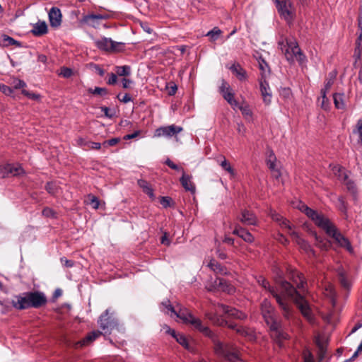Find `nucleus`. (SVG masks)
<instances>
[{
	"label": "nucleus",
	"instance_id": "f257e3e1",
	"mask_svg": "<svg viewBox=\"0 0 362 362\" xmlns=\"http://www.w3.org/2000/svg\"><path fill=\"white\" fill-rule=\"evenodd\" d=\"M160 308L165 315L170 317H176L180 319L182 322L190 325L194 329L210 337L214 344V351L218 356L223 357L229 362L240 361L239 352L235 346L221 342L209 328L204 326L202 322L199 318L195 317L186 308L180 305L173 306L168 300H165L160 303Z\"/></svg>",
	"mask_w": 362,
	"mask_h": 362
},
{
	"label": "nucleus",
	"instance_id": "f03ea898",
	"mask_svg": "<svg viewBox=\"0 0 362 362\" xmlns=\"http://www.w3.org/2000/svg\"><path fill=\"white\" fill-rule=\"evenodd\" d=\"M298 209L305 213L314 223L332 238L341 247H344L349 251H351V247L349 240L339 233L335 226L323 214L310 209L303 203H299Z\"/></svg>",
	"mask_w": 362,
	"mask_h": 362
},
{
	"label": "nucleus",
	"instance_id": "7ed1b4c3",
	"mask_svg": "<svg viewBox=\"0 0 362 362\" xmlns=\"http://www.w3.org/2000/svg\"><path fill=\"white\" fill-rule=\"evenodd\" d=\"M280 292L291 298L297 305L303 316L310 324L315 323V317L313 313L310 305L304 293H300L288 281L281 280L277 281Z\"/></svg>",
	"mask_w": 362,
	"mask_h": 362
},
{
	"label": "nucleus",
	"instance_id": "20e7f679",
	"mask_svg": "<svg viewBox=\"0 0 362 362\" xmlns=\"http://www.w3.org/2000/svg\"><path fill=\"white\" fill-rule=\"evenodd\" d=\"M261 310L267 325L269 327L271 337L279 346H282V341L288 338V334L284 332L281 325L276 320L274 308L267 299L262 303Z\"/></svg>",
	"mask_w": 362,
	"mask_h": 362
},
{
	"label": "nucleus",
	"instance_id": "39448f33",
	"mask_svg": "<svg viewBox=\"0 0 362 362\" xmlns=\"http://www.w3.org/2000/svg\"><path fill=\"white\" fill-rule=\"evenodd\" d=\"M47 302L46 297L40 292H28L23 296H17L11 301V305L18 310L30 307L39 308Z\"/></svg>",
	"mask_w": 362,
	"mask_h": 362
},
{
	"label": "nucleus",
	"instance_id": "423d86ee",
	"mask_svg": "<svg viewBox=\"0 0 362 362\" xmlns=\"http://www.w3.org/2000/svg\"><path fill=\"white\" fill-rule=\"evenodd\" d=\"M279 47L289 62L293 63L296 61L303 64L305 62V57L295 40H286V42H279Z\"/></svg>",
	"mask_w": 362,
	"mask_h": 362
},
{
	"label": "nucleus",
	"instance_id": "0eeeda50",
	"mask_svg": "<svg viewBox=\"0 0 362 362\" xmlns=\"http://www.w3.org/2000/svg\"><path fill=\"white\" fill-rule=\"evenodd\" d=\"M271 216L274 221L277 222L282 228L285 229L291 235L293 239L302 249L307 252H313L310 246L298 235L297 232L293 230V226L288 220L284 218L281 215L276 213H272Z\"/></svg>",
	"mask_w": 362,
	"mask_h": 362
},
{
	"label": "nucleus",
	"instance_id": "6e6552de",
	"mask_svg": "<svg viewBox=\"0 0 362 362\" xmlns=\"http://www.w3.org/2000/svg\"><path fill=\"white\" fill-rule=\"evenodd\" d=\"M257 282L262 286L265 290L268 291L276 300L279 306L284 311V315L285 317L288 318L291 313V309L287 301L279 294L276 290L271 286L269 282L263 277L260 276L257 280Z\"/></svg>",
	"mask_w": 362,
	"mask_h": 362
},
{
	"label": "nucleus",
	"instance_id": "1a4fd4ad",
	"mask_svg": "<svg viewBox=\"0 0 362 362\" xmlns=\"http://www.w3.org/2000/svg\"><path fill=\"white\" fill-rule=\"evenodd\" d=\"M276 4L280 15L288 23L295 16V8L290 0H276Z\"/></svg>",
	"mask_w": 362,
	"mask_h": 362
},
{
	"label": "nucleus",
	"instance_id": "9d476101",
	"mask_svg": "<svg viewBox=\"0 0 362 362\" xmlns=\"http://www.w3.org/2000/svg\"><path fill=\"white\" fill-rule=\"evenodd\" d=\"M110 309H107L100 317L98 324L105 334L110 333V330L117 325V322L112 315H110Z\"/></svg>",
	"mask_w": 362,
	"mask_h": 362
},
{
	"label": "nucleus",
	"instance_id": "9b49d317",
	"mask_svg": "<svg viewBox=\"0 0 362 362\" xmlns=\"http://www.w3.org/2000/svg\"><path fill=\"white\" fill-rule=\"evenodd\" d=\"M332 173L338 177V179L346 185L349 190L354 189V183L349 179V176L345 170L339 166H333Z\"/></svg>",
	"mask_w": 362,
	"mask_h": 362
},
{
	"label": "nucleus",
	"instance_id": "f8f14e48",
	"mask_svg": "<svg viewBox=\"0 0 362 362\" xmlns=\"http://www.w3.org/2000/svg\"><path fill=\"white\" fill-rule=\"evenodd\" d=\"M96 46L105 51H117L120 43L113 41L111 38L102 37L95 40Z\"/></svg>",
	"mask_w": 362,
	"mask_h": 362
},
{
	"label": "nucleus",
	"instance_id": "ddd939ff",
	"mask_svg": "<svg viewBox=\"0 0 362 362\" xmlns=\"http://www.w3.org/2000/svg\"><path fill=\"white\" fill-rule=\"evenodd\" d=\"M0 172L3 177L20 175L23 173V170L18 164H6L0 167Z\"/></svg>",
	"mask_w": 362,
	"mask_h": 362
},
{
	"label": "nucleus",
	"instance_id": "4468645a",
	"mask_svg": "<svg viewBox=\"0 0 362 362\" xmlns=\"http://www.w3.org/2000/svg\"><path fill=\"white\" fill-rule=\"evenodd\" d=\"M182 131V128L181 127L172 124L157 129L155 133V136L170 137L180 133Z\"/></svg>",
	"mask_w": 362,
	"mask_h": 362
},
{
	"label": "nucleus",
	"instance_id": "2eb2a0df",
	"mask_svg": "<svg viewBox=\"0 0 362 362\" xmlns=\"http://www.w3.org/2000/svg\"><path fill=\"white\" fill-rule=\"evenodd\" d=\"M108 15L88 14L83 16L82 21L86 25L93 28H98L102 20L107 19Z\"/></svg>",
	"mask_w": 362,
	"mask_h": 362
},
{
	"label": "nucleus",
	"instance_id": "dca6fc26",
	"mask_svg": "<svg viewBox=\"0 0 362 362\" xmlns=\"http://www.w3.org/2000/svg\"><path fill=\"white\" fill-rule=\"evenodd\" d=\"M218 307L221 311L229 317L239 320H243L246 317V315L245 313L235 308L225 305L223 304H218Z\"/></svg>",
	"mask_w": 362,
	"mask_h": 362
},
{
	"label": "nucleus",
	"instance_id": "f3484780",
	"mask_svg": "<svg viewBox=\"0 0 362 362\" xmlns=\"http://www.w3.org/2000/svg\"><path fill=\"white\" fill-rule=\"evenodd\" d=\"M230 228H233V233L239 236L247 243H252L254 238L250 233L240 227L238 223H230Z\"/></svg>",
	"mask_w": 362,
	"mask_h": 362
},
{
	"label": "nucleus",
	"instance_id": "a211bd4d",
	"mask_svg": "<svg viewBox=\"0 0 362 362\" xmlns=\"http://www.w3.org/2000/svg\"><path fill=\"white\" fill-rule=\"evenodd\" d=\"M260 91L265 104L269 105L272 100V93L269 84L264 79H261L259 82Z\"/></svg>",
	"mask_w": 362,
	"mask_h": 362
},
{
	"label": "nucleus",
	"instance_id": "6ab92c4d",
	"mask_svg": "<svg viewBox=\"0 0 362 362\" xmlns=\"http://www.w3.org/2000/svg\"><path fill=\"white\" fill-rule=\"evenodd\" d=\"M238 220L245 225H256L257 218L253 213L248 210H243L241 213V216Z\"/></svg>",
	"mask_w": 362,
	"mask_h": 362
},
{
	"label": "nucleus",
	"instance_id": "aec40b11",
	"mask_svg": "<svg viewBox=\"0 0 362 362\" xmlns=\"http://www.w3.org/2000/svg\"><path fill=\"white\" fill-rule=\"evenodd\" d=\"M49 18L52 26H59L62 21V14L60 10L58 8L52 7L49 12Z\"/></svg>",
	"mask_w": 362,
	"mask_h": 362
},
{
	"label": "nucleus",
	"instance_id": "412c9836",
	"mask_svg": "<svg viewBox=\"0 0 362 362\" xmlns=\"http://www.w3.org/2000/svg\"><path fill=\"white\" fill-rule=\"evenodd\" d=\"M35 36H41L47 33V25L45 21H38L33 25L31 30Z\"/></svg>",
	"mask_w": 362,
	"mask_h": 362
},
{
	"label": "nucleus",
	"instance_id": "4be33fe9",
	"mask_svg": "<svg viewBox=\"0 0 362 362\" xmlns=\"http://www.w3.org/2000/svg\"><path fill=\"white\" fill-rule=\"evenodd\" d=\"M215 283L218 287V291H222L228 293H232L234 291V288L223 279L217 278Z\"/></svg>",
	"mask_w": 362,
	"mask_h": 362
},
{
	"label": "nucleus",
	"instance_id": "5701e85b",
	"mask_svg": "<svg viewBox=\"0 0 362 362\" xmlns=\"http://www.w3.org/2000/svg\"><path fill=\"white\" fill-rule=\"evenodd\" d=\"M180 182L182 185V187L188 191H190L191 192H195V187L193 182L191 181V177L186 175L182 170V176L180 178Z\"/></svg>",
	"mask_w": 362,
	"mask_h": 362
},
{
	"label": "nucleus",
	"instance_id": "b1692460",
	"mask_svg": "<svg viewBox=\"0 0 362 362\" xmlns=\"http://www.w3.org/2000/svg\"><path fill=\"white\" fill-rule=\"evenodd\" d=\"M11 45H15L16 47H21V43L11 37H9L7 35L2 34L0 35V46L2 47H8Z\"/></svg>",
	"mask_w": 362,
	"mask_h": 362
},
{
	"label": "nucleus",
	"instance_id": "393cba45",
	"mask_svg": "<svg viewBox=\"0 0 362 362\" xmlns=\"http://www.w3.org/2000/svg\"><path fill=\"white\" fill-rule=\"evenodd\" d=\"M102 334V332L100 331H93L90 332L86 337H85L83 340L78 341L76 344V346L80 345L81 346L88 345V344L93 341L96 338Z\"/></svg>",
	"mask_w": 362,
	"mask_h": 362
},
{
	"label": "nucleus",
	"instance_id": "a878e982",
	"mask_svg": "<svg viewBox=\"0 0 362 362\" xmlns=\"http://www.w3.org/2000/svg\"><path fill=\"white\" fill-rule=\"evenodd\" d=\"M205 315L214 324L221 326L227 324V322L219 316L218 313L207 312L205 313Z\"/></svg>",
	"mask_w": 362,
	"mask_h": 362
},
{
	"label": "nucleus",
	"instance_id": "bb28decb",
	"mask_svg": "<svg viewBox=\"0 0 362 362\" xmlns=\"http://www.w3.org/2000/svg\"><path fill=\"white\" fill-rule=\"evenodd\" d=\"M230 69L236 75L239 80L243 81L246 78V72L240 66L233 64Z\"/></svg>",
	"mask_w": 362,
	"mask_h": 362
},
{
	"label": "nucleus",
	"instance_id": "cd10ccee",
	"mask_svg": "<svg viewBox=\"0 0 362 362\" xmlns=\"http://www.w3.org/2000/svg\"><path fill=\"white\" fill-rule=\"evenodd\" d=\"M241 111L242 115L245 118V119L248 121L252 120V112L250 107V106L247 103H243L242 105H239L237 107Z\"/></svg>",
	"mask_w": 362,
	"mask_h": 362
},
{
	"label": "nucleus",
	"instance_id": "c85d7f7f",
	"mask_svg": "<svg viewBox=\"0 0 362 362\" xmlns=\"http://www.w3.org/2000/svg\"><path fill=\"white\" fill-rule=\"evenodd\" d=\"M138 185L141 188H142L144 192L147 194L149 196V197H151V199L155 198L153 189L146 180H138Z\"/></svg>",
	"mask_w": 362,
	"mask_h": 362
},
{
	"label": "nucleus",
	"instance_id": "c756f323",
	"mask_svg": "<svg viewBox=\"0 0 362 362\" xmlns=\"http://www.w3.org/2000/svg\"><path fill=\"white\" fill-rule=\"evenodd\" d=\"M207 267L216 273L226 274L224 268L214 259L207 262Z\"/></svg>",
	"mask_w": 362,
	"mask_h": 362
},
{
	"label": "nucleus",
	"instance_id": "7c9ffc66",
	"mask_svg": "<svg viewBox=\"0 0 362 362\" xmlns=\"http://www.w3.org/2000/svg\"><path fill=\"white\" fill-rule=\"evenodd\" d=\"M334 103L337 109H344L345 107V95L341 93H335L333 95Z\"/></svg>",
	"mask_w": 362,
	"mask_h": 362
},
{
	"label": "nucleus",
	"instance_id": "2f4dec72",
	"mask_svg": "<svg viewBox=\"0 0 362 362\" xmlns=\"http://www.w3.org/2000/svg\"><path fill=\"white\" fill-rule=\"evenodd\" d=\"M222 96L233 107V108L238 106L239 103L234 98V93L232 91V90L228 91L227 93H224Z\"/></svg>",
	"mask_w": 362,
	"mask_h": 362
},
{
	"label": "nucleus",
	"instance_id": "473e14b6",
	"mask_svg": "<svg viewBox=\"0 0 362 362\" xmlns=\"http://www.w3.org/2000/svg\"><path fill=\"white\" fill-rule=\"evenodd\" d=\"M237 333L247 337L249 340L252 341L255 339V334L252 329H246L242 327L236 328Z\"/></svg>",
	"mask_w": 362,
	"mask_h": 362
},
{
	"label": "nucleus",
	"instance_id": "72a5a7b5",
	"mask_svg": "<svg viewBox=\"0 0 362 362\" xmlns=\"http://www.w3.org/2000/svg\"><path fill=\"white\" fill-rule=\"evenodd\" d=\"M276 158L272 150H268L267 152V164L270 169H274L276 167Z\"/></svg>",
	"mask_w": 362,
	"mask_h": 362
},
{
	"label": "nucleus",
	"instance_id": "f704fd0d",
	"mask_svg": "<svg viewBox=\"0 0 362 362\" xmlns=\"http://www.w3.org/2000/svg\"><path fill=\"white\" fill-rule=\"evenodd\" d=\"M173 337L185 349H186L187 350H189V351L192 350L191 346H190V345H189V344L188 342V340H187V339L186 338V337L185 335L181 334L175 333V337Z\"/></svg>",
	"mask_w": 362,
	"mask_h": 362
},
{
	"label": "nucleus",
	"instance_id": "c9c22d12",
	"mask_svg": "<svg viewBox=\"0 0 362 362\" xmlns=\"http://www.w3.org/2000/svg\"><path fill=\"white\" fill-rule=\"evenodd\" d=\"M115 72L118 76H129L131 74V67L127 65L121 66H118L115 67Z\"/></svg>",
	"mask_w": 362,
	"mask_h": 362
},
{
	"label": "nucleus",
	"instance_id": "e433bc0d",
	"mask_svg": "<svg viewBox=\"0 0 362 362\" xmlns=\"http://www.w3.org/2000/svg\"><path fill=\"white\" fill-rule=\"evenodd\" d=\"M316 245L323 250H327L330 247L331 243L327 240H324L320 237L315 234Z\"/></svg>",
	"mask_w": 362,
	"mask_h": 362
},
{
	"label": "nucleus",
	"instance_id": "4c0bfd02",
	"mask_svg": "<svg viewBox=\"0 0 362 362\" xmlns=\"http://www.w3.org/2000/svg\"><path fill=\"white\" fill-rule=\"evenodd\" d=\"M319 102L320 103V107L323 110H329V103L328 98L326 96L325 90H321V98H319Z\"/></svg>",
	"mask_w": 362,
	"mask_h": 362
},
{
	"label": "nucleus",
	"instance_id": "58836bf2",
	"mask_svg": "<svg viewBox=\"0 0 362 362\" xmlns=\"http://www.w3.org/2000/svg\"><path fill=\"white\" fill-rule=\"evenodd\" d=\"M46 190L51 194H57L60 188L56 185L55 182H48L45 187Z\"/></svg>",
	"mask_w": 362,
	"mask_h": 362
},
{
	"label": "nucleus",
	"instance_id": "ea45409f",
	"mask_svg": "<svg viewBox=\"0 0 362 362\" xmlns=\"http://www.w3.org/2000/svg\"><path fill=\"white\" fill-rule=\"evenodd\" d=\"M296 277H297L298 280L293 279V281L296 284L297 288L303 292V291L304 289V286L305 284V282L304 281V277H303V274H300V273L296 274Z\"/></svg>",
	"mask_w": 362,
	"mask_h": 362
},
{
	"label": "nucleus",
	"instance_id": "a19ab883",
	"mask_svg": "<svg viewBox=\"0 0 362 362\" xmlns=\"http://www.w3.org/2000/svg\"><path fill=\"white\" fill-rule=\"evenodd\" d=\"M221 33V30L218 28H214L213 30L209 31L206 34L209 36L211 41H215L218 39L219 35Z\"/></svg>",
	"mask_w": 362,
	"mask_h": 362
},
{
	"label": "nucleus",
	"instance_id": "79ce46f5",
	"mask_svg": "<svg viewBox=\"0 0 362 362\" xmlns=\"http://www.w3.org/2000/svg\"><path fill=\"white\" fill-rule=\"evenodd\" d=\"M339 278L341 284L346 288H349L350 286V284L349 282V280L344 272H340L339 273Z\"/></svg>",
	"mask_w": 362,
	"mask_h": 362
},
{
	"label": "nucleus",
	"instance_id": "37998d69",
	"mask_svg": "<svg viewBox=\"0 0 362 362\" xmlns=\"http://www.w3.org/2000/svg\"><path fill=\"white\" fill-rule=\"evenodd\" d=\"M89 92L98 95H105L108 93L107 89L105 88L96 87L95 89H89Z\"/></svg>",
	"mask_w": 362,
	"mask_h": 362
},
{
	"label": "nucleus",
	"instance_id": "c03bdc74",
	"mask_svg": "<svg viewBox=\"0 0 362 362\" xmlns=\"http://www.w3.org/2000/svg\"><path fill=\"white\" fill-rule=\"evenodd\" d=\"M11 84L12 87L15 89H20L25 86V83L23 81H21L18 78L13 79Z\"/></svg>",
	"mask_w": 362,
	"mask_h": 362
},
{
	"label": "nucleus",
	"instance_id": "a18cd8bd",
	"mask_svg": "<svg viewBox=\"0 0 362 362\" xmlns=\"http://www.w3.org/2000/svg\"><path fill=\"white\" fill-rule=\"evenodd\" d=\"M220 165L222 167L223 170H226L231 175H234L233 169L225 158L220 163Z\"/></svg>",
	"mask_w": 362,
	"mask_h": 362
},
{
	"label": "nucleus",
	"instance_id": "49530a36",
	"mask_svg": "<svg viewBox=\"0 0 362 362\" xmlns=\"http://www.w3.org/2000/svg\"><path fill=\"white\" fill-rule=\"evenodd\" d=\"M88 204H91L93 208L97 209L99 207V200L96 197L92 194L88 196Z\"/></svg>",
	"mask_w": 362,
	"mask_h": 362
},
{
	"label": "nucleus",
	"instance_id": "de8ad7c7",
	"mask_svg": "<svg viewBox=\"0 0 362 362\" xmlns=\"http://www.w3.org/2000/svg\"><path fill=\"white\" fill-rule=\"evenodd\" d=\"M335 78L334 74H330V78L327 79V82L325 83V88L322 90H325V93L328 91V90L331 88L332 84L334 83V80Z\"/></svg>",
	"mask_w": 362,
	"mask_h": 362
},
{
	"label": "nucleus",
	"instance_id": "09e8293b",
	"mask_svg": "<svg viewBox=\"0 0 362 362\" xmlns=\"http://www.w3.org/2000/svg\"><path fill=\"white\" fill-rule=\"evenodd\" d=\"M73 74V71L67 67H62L61 69L59 75L62 76L64 78H69Z\"/></svg>",
	"mask_w": 362,
	"mask_h": 362
},
{
	"label": "nucleus",
	"instance_id": "8fccbe9b",
	"mask_svg": "<svg viewBox=\"0 0 362 362\" xmlns=\"http://www.w3.org/2000/svg\"><path fill=\"white\" fill-rule=\"evenodd\" d=\"M356 127L354 132L358 134L359 140L362 142V118L358 120Z\"/></svg>",
	"mask_w": 362,
	"mask_h": 362
},
{
	"label": "nucleus",
	"instance_id": "3c124183",
	"mask_svg": "<svg viewBox=\"0 0 362 362\" xmlns=\"http://www.w3.org/2000/svg\"><path fill=\"white\" fill-rule=\"evenodd\" d=\"M220 93L223 95L224 93H227L231 90L229 84L225 81H222L221 86L219 88Z\"/></svg>",
	"mask_w": 362,
	"mask_h": 362
},
{
	"label": "nucleus",
	"instance_id": "603ef678",
	"mask_svg": "<svg viewBox=\"0 0 362 362\" xmlns=\"http://www.w3.org/2000/svg\"><path fill=\"white\" fill-rule=\"evenodd\" d=\"M326 291H327L326 295L329 296L332 304L334 305V293L333 287L331 285H329L328 286V288H326Z\"/></svg>",
	"mask_w": 362,
	"mask_h": 362
},
{
	"label": "nucleus",
	"instance_id": "864d4df0",
	"mask_svg": "<svg viewBox=\"0 0 362 362\" xmlns=\"http://www.w3.org/2000/svg\"><path fill=\"white\" fill-rule=\"evenodd\" d=\"M170 202H171V199L170 197H162L160 198V204L163 206V207H168V206H170Z\"/></svg>",
	"mask_w": 362,
	"mask_h": 362
},
{
	"label": "nucleus",
	"instance_id": "5fc2aeb1",
	"mask_svg": "<svg viewBox=\"0 0 362 362\" xmlns=\"http://www.w3.org/2000/svg\"><path fill=\"white\" fill-rule=\"evenodd\" d=\"M0 90L5 95H11L13 93V89L11 87L5 86V85H2L1 86H0Z\"/></svg>",
	"mask_w": 362,
	"mask_h": 362
},
{
	"label": "nucleus",
	"instance_id": "6e6d98bb",
	"mask_svg": "<svg viewBox=\"0 0 362 362\" xmlns=\"http://www.w3.org/2000/svg\"><path fill=\"white\" fill-rule=\"evenodd\" d=\"M303 362H313V357L309 351H306L303 356Z\"/></svg>",
	"mask_w": 362,
	"mask_h": 362
},
{
	"label": "nucleus",
	"instance_id": "4d7b16f0",
	"mask_svg": "<svg viewBox=\"0 0 362 362\" xmlns=\"http://www.w3.org/2000/svg\"><path fill=\"white\" fill-rule=\"evenodd\" d=\"M42 214L45 216H47V217H54L55 213H54V211L52 209H50V208H45L42 211Z\"/></svg>",
	"mask_w": 362,
	"mask_h": 362
},
{
	"label": "nucleus",
	"instance_id": "13d9d810",
	"mask_svg": "<svg viewBox=\"0 0 362 362\" xmlns=\"http://www.w3.org/2000/svg\"><path fill=\"white\" fill-rule=\"evenodd\" d=\"M119 139L118 138H113V139H111L110 140L105 141L103 143V145L105 146H115V144H117L119 142Z\"/></svg>",
	"mask_w": 362,
	"mask_h": 362
},
{
	"label": "nucleus",
	"instance_id": "bf43d9fd",
	"mask_svg": "<svg viewBox=\"0 0 362 362\" xmlns=\"http://www.w3.org/2000/svg\"><path fill=\"white\" fill-rule=\"evenodd\" d=\"M117 74L112 73L110 74V77L107 81V83L109 85H114L117 83Z\"/></svg>",
	"mask_w": 362,
	"mask_h": 362
},
{
	"label": "nucleus",
	"instance_id": "052dcab7",
	"mask_svg": "<svg viewBox=\"0 0 362 362\" xmlns=\"http://www.w3.org/2000/svg\"><path fill=\"white\" fill-rule=\"evenodd\" d=\"M259 68L262 71V77H265L267 72L269 71L267 64L262 62V63H259Z\"/></svg>",
	"mask_w": 362,
	"mask_h": 362
},
{
	"label": "nucleus",
	"instance_id": "680f3d73",
	"mask_svg": "<svg viewBox=\"0 0 362 362\" xmlns=\"http://www.w3.org/2000/svg\"><path fill=\"white\" fill-rule=\"evenodd\" d=\"M22 93L24 94L25 95L28 96V98L33 99V100H38L39 99V95H36L35 93H29L28 91H27L25 90H22Z\"/></svg>",
	"mask_w": 362,
	"mask_h": 362
},
{
	"label": "nucleus",
	"instance_id": "e2e57ef3",
	"mask_svg": "<svg viewBox=\"0 0 362 362\" xmlns=\"http://www.w3.org/2000/svg\"><path fill=\"white\" fill-rule=\"evenodd\" d=\"M163 329H165V332L167 334H170L172 337H175V331L174 329H172L169 326L167 325H163Z\"/></svg>",
	"mask_w": 362,
	"mask_h": 362
},
{
	"label": "nucleus",
	"instance_id": "0e129e2a",
	"mask_svg": "<svg viewBox=\"0 0 362 362\" xmlns=\"http://www.w3.org/2000/svg\"><path fill=\"white\" fill-rule=\"evenodd\" d=\"M122 87L124 88H128L131 86V85L132 84V81L130 80V79H128V78H123L122 80Z\"/></svg>",
	"mask_w": 362,
	"mask_h": 362
},
{
	"label": "nucleus",
	"instance_id": "69168bd1",
	"mask_svg": "<svg viewBox=\"0 0 362 362\" xmlns=\"http://www.w3.org/2000/svg\"><path fill=\"white\" fill-rule=\"evenodd\" d=\"M206 288L209 291H216V290L218 291V287L216 285L215 281L211 284H208L206 286Z\"/></svg>",
	"mask_w": 362,
	"mask_h": 362
},
{
	"label": "nucleus",
	"instance_id": "338daca9",
	"mask_svg": "<svg viewBox=\"0 0 362 362\" xmlns=\"http://www.w3.org/2000/svg\"><path fill=\"white\" fill-rule=\"evenodd\" d=\"M61 262L66 267H71L74 265V262L72 261L65 258H62Z\"/></svg>",
	"mask_w": 362,
	"mask_h": 362
},
{
	"label": "nucleus",
	"instance_id": "774afa93",
	"mask_svg": "<svg viewBox=\"0 0 362 362\" xmlns=\"http://www.w3.org/2000/svg\"><path fill=\"white\" fill-rule=\"evenodd\" d=\"M165 163L172 169L177 170H179L180 169L177 165L173 163L170 159H168L166 160Z\"/></svg>",
	"mask_w": 362,
	"mask_h": 362
}]
</instances>
